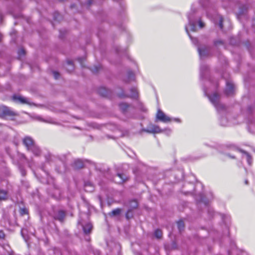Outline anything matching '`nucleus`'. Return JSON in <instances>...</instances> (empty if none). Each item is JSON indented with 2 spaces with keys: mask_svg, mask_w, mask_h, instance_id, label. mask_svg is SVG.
Returning <instances> with one entry per match:
<instances>
[{
  "mask_svg": "<svg viewBox=\"0 0 255 255\" xmlns=\"http://www.w3.org/2000/svg\"><path fill=\"white\" fill-rule=\"evenodd\" d=\"M199 26L200 28H203L204 27L205 24L201 20L198 21Z\"/></svg>",
  "mask_w": 255,
  "mask_h": 255,
  "instance_id": "25",
  "label": "nucleus"
},
{
  "mask_svg": "<svg viewBox=\"0 0 255 255\" xmlns=\"http://www.w3.org/2000/svg\"><path fill=\"white\" fill-rule=\"evenodd\" d=\"M133 205H131L130 206L132 208H136L137 206V203L135 201H133L132 202Z\"/></svg>",
  "mask_w": 255,
  "mask_h": 255,
  "instance_id": "26",
  "label": "nucleus"
},
{
  "mask_svg": "<svg viewBox=\"0 0 255 255\" xmlns=\"http://www.w3.org/2000/svg\"><path fill=\"white\" fill-rule=\"evenodd\" d=\"M198 52L201 57L205 56L208 53V51L206 48H198Z\"/></svg>",
  "mask_w": 255,
  "mask_h": 255,
  "instance_id": "10",
  "label": "nucleus"
},
{
  "mask_svg": "<svg viewBox=\"0 0 255 255\" xmlns=\"http://www.w3.org/2000/svg\"><path fill=\"white\" fill-rule=\"evenodd\" d=\"M205 94L208 96L211 102L214 105L218 111L224 109V106L219 102V96L217 94L214 93L212 95L209 96L207 95L206 91H205Z\"/></svg>",
  "mask_w": 255,
  "mask_h": 255,
  "instance_id": "1",
  "label": "nucleus"
},
{
  "mask_svg": "<svg viewBox=\"0 0 255 255\" xmlns=\"http://www.w3.org/2000/svg\"><path fill=\"white\" fill-rule=\"evenodd\" d=\"M245 183H246V184H248V181H247V180H246V181H245Z\"/></svg>",
  "mask_w": 255,
  "mask_h": 255,
  "instance_id": "31",
  "label": "nucleus"
},
{
  "mask_svg": "<svg viewBox=\"0 0 255 255\" xmlns=\"http://www.w3.org/2000/svg\"><path fill=\"white\" fill-rule=\"evenodd\" d=\"M67 69L69 71H72L74 70V66L72 62H68L67 63Z\"/></svg>",
  "mask_w": 255,
  "mask_h": 255,
  "instance_id": "19",
  "label": "nucleus"
},
{
  "mask_svg": "<svg viewBox=\"0 0 255 255\" xmlns=\"http://www.w3.org/2000/svg\"><path fill=\"white\" fill-rule=\"evenodd\" d=\"M82 166V163L79 160H76L74 163V166L76 168H81Z\"/></svg>",
  "mask_w": 255,
  "mask_h": 255,
  "instance_id": "17",
  "label": "nucleus"
},
{
  "mask_svg": "<svg viewBox=\"0 0 255 255\" xmlns=\"http://www.w3.org/2000/svg\"><path fill=\"white\" fill-rule=\"evenodd\" d=\"M234 85L230 82H227L226 84V88L225 89V93L227 95L230 96L233 93Z\"/></svg>",
  "mask_w": 255,
  "mask_h": 255,
  "instance_id": "7",
  "label": "nucleus"
},
{
  "mask_svg": "<svg viewBox=\"0 0 255 255\" xmlns=\"http://www.w3.org/2000/svg\"><path fill=\"white\" fill-rule=\"evenodd\" d=\"M65 217V213L62 211H59L54 216V218L61 222L63 221Z\"/></svg>",
  "mask_w": 255,
  "mask_h": 255,
  "instance_id": "8",
  "label": "nucleus"
},
{
  "mask_svg": "<svg viewBox=\"0 0 255 255\" xmlns=\"http://www.w3.org/2000/svg\"><path fill=\"white\" fill-rule=\"evenodd\" d=\"M5 235L2 232L0 231V239H4Z\"/></svg>",
  "mask_w": 255,
  "mask_h": 255,
  "instance_id": "28",
  "label": "nucleus"
},
{
  "mask_svg": "<svg viewBox=\"0 0 255 255\" xmlns=\"http://www.w3.org/2000/svg\"><path fill=\"white\" fill-rule=\"evenodd\" d=\"M162 233L161 230L157 229L154 232V236L157 239H160L162 237Z\"/></svg>",
  "mask_w": 255,
  "mask_h": 255,
  "instance_id": "15",
  "label": "nucleus"
},
{
  "mask_svg": "<svg viewBox=\"0 0 255 255\" xmlns=\"http://www.w3.org/2000/svg\"><path fill=\"white\" fill-rule=\"evenodd\" d=\"M53 76L55 79H57L59 77V74L58 72L54 71L52 72Z\"/></svg>",
  "mask_w": 255,
  "mask_h": 255,
  "instance_id": "24",
  "label": "nucleus"
},
{
  "mask_svg": "<svg viewBox=\"0 0 255 255\" xmlns=\"http://www.w3.org/2000/svg\"><path fill=\"white\" fill-rule=\"evenodd\" d=\"M136 96H137V93L135 91V93L133 94L132 95V96L133 97H136Z\"/></svg>",
  "mask_w": 255,
  "mask_h": 255,
  "instance_id": "30",
  "label": "nucleus"
},
{
  "mask_svg": "<svg viewBox=\"0 0 255 255\" xmlns=\"http://www.w3.org/2000/svg\"><path fill=\"white\" fill-rule=\"evenodd\" d=\"M121 213V210L120 209H116L114 210H113L111 213V214L112 215V216H116V215H118L120 214Z\"/></svg>",
  "mask_w": 255,
  "mask_h": 255,
  "instance_id": "20",
  "label": "nucleus"
},
{
  "mask_svg": "<svg viewBox=\"0 0 255 255\" xmlns=\"http://www.w3.org/2000/svg\"><path fill=\"white\" fill-rule=\"evenodd\" d=\"M189 19V24L186 27V30L187 33H188L189 31H196V25L195 21L193 19L192 16L191 15L188 16Z\"/></svg>",
  "mask_w": 255,
  "mask_h": 255,
  "instance_id": "4",
  "label": "nucleus"
},
{
  "mask_svg": "<svg viewBox=\"0 0 255 255\" xmlns=\"http://www.w3.org/2000/svg\"><path fill=\"white\" fill-rule=\"evenodd\" d=\"M83 228L84 233L86 234H88L92 230V225L91 223H88L85 225L84 226H83Z\"/></svg>",
  "mask_w": 255,
  "mask_h": 255,
  "instance_id": "9",
  "label": "nucleus"
},
{
  "mask_svg": "<svg viewBox=\"0 0 255 255\" xmlns=\"http://www.w3.org/2000/svg\"><path fill=\"white\" fill-rule=\"evenodd\" d=\"M220 123L221 125L223 126H227L229 125L226 117H223L221 118L220 120Z\"/></svg>",
  "mask_w": 255,
  "mask_h": 255,
  "instance_id": "16",
  "label": "nucleus"
},
{
  "mask_svg": "<svg viewBox=\"0 0 255 255\" xmlns=\"http://www.w3.org/2000/svg\"><path fill=\"white\" fill-rule=\"evenodd\" d=\"M242 152H243L246 158L247 161L249 165H251L252 163V158L250 155L247 152L241 150Z\"/></svg>",
  "mask_w": 255,
  "mask_h": 255,
  "instance_id": "12",
  "label": "nucleus"
},
{
  "mask_svg": "<svg viewBox=\"0 0 255 255\" xmlns=\"http://www.w3.org/2000/svg\"><path fill=\"white\" fill-rule=\"evenodd\" d=\"M145 131L149 133L164 132L167 135L169 134L171 132L169 129H161L159 127L155 125H151L150 127H149L146 129H145Z\"/></svg>",
  "mask_w": 255,
  "mask_h": 255,
  "instance_id": "2",
  "label": "nucleus"
},
{
  "mask_svg": "<svg viewBox=\"0 0 255 255\" xmlns=\"http://www.w3.org/2000/svg\"><path fill=\"white\" fill-rule=\"evenodd\" d=\"M218 18H219V25L220 28L221 29H222V28H223V23H223V18H222V17L221 16H220V15H218Z\"/></svg>",
  "mask_w": 255,
  "mask_h": 255,
  "instance_id": "22",
  "label": "nucleus"
},
{
  "mask_svg": "<svg viewBox=\"0 0 255 255\" xmlns=\"http://www.w3.org/2000/svg\"><path fill=\"white\" fill-rule=\"evenodd\" d=\"M177 226L180 232H181L184 229V223L182 220L179 221L177 223Z\"/></svg>",
  "mask_w": 255,
  "mask_h": 255,
  "instance_id": "13",
  "label": "nucleus"
},
{
  "mask_svg": "<svg viewBox=\"0 0 255 255\" xmlns=\"http://www.w3.org/2000/svg\"><path fill=\"white\" fill-rule=\"evenodd\" d=\"M23 144L29 150L35 144L33 143L32 139L29 137H26L23 139Z\"/></svg>",
  "mask_w": 255,
  "mask_h": 255,
  "instance_id": "6",
  "label": "nucleus"
},
{
  "mask_svg": "<svg viewBox=\"0 0 255 255\" xmlns=\"http://www.w3.org/2000/svg\"><path fill=\"white\" fill-rule=\"evenodd\" d=\"M29 150L31 151L35 155H39L40 153V149L35 145L33 146Z\"/></svg>",
  "mask_w": 255,
  "mask_h": 255,
  "instance_id": "11",
  "label": "nucleus"
},
{
  "mask_svg": "<svg viewBox=\"0 0 255 255\" xmlns=\"http://www.w3.org/2000/svg\"><path fill=\"white\" fill-rule=\"evenodd\" d=\"M156 120L163 123H168L171 122L172 119L160 110H158L156 115Z\"/></svg>",
  "mask_w": 255,
  "mask_h": 255,
  "instance_id": "3",
  "label": "nucleus"
},
{
  "mask_svg": "<svg viewBox=\"0 0 255 255\" xmlns=\"http://www.w3.org/2000/svg\"><path fill=\"white\" fill-rule=\"evenodd\" d=\"M176 122H179V120L178 119H176Z\"/></svg>",
  "mask_w": 255,
  "mask_h": 255,
  "instance_id": "32",
  "label": "nucleus"
},
{
  "mask_svg": "<svg viewBox=\"0 0 255 255\" xmlns=\"http://www.w3.org/2000/svg\"><path fill=\"white\" fill-rule=\"evenodd\" d=\"M13 100L15 101V102L21 103V104H30V102L29 101V99L20 96H13Z\"/></svg>",
  "mask_w": 255,
  "mask_h": 255,
  "instance_id": "5",
  "label": "nucleus"
},
{
  "mask_svg": "<svg viewBox=\"0 0 255 255\" xmlns=\"http://www.w3.org/2000/svg\"><path fill=\"white\" fill-rule=\"evenodd\" d=\"M208 69V66L206 65H202L200 67L201 76H203V71H206Z\"/></svg>",
  "mask_w": 255,
  "mask_h": 255,
  "instance_id": "21",
  "label": "nucleus"
},
{
  "mask_svg": "<svg viewBox=\"0 0 255 255\" xmlns=\"http://www.w3.org/2000/svg\"><path fill=\"white\" fill-rule=\"evenodd\" d=\"M117 177L120 178L119 180L117 181L119 183H123L124 181H125V179L124 178V175L122 174H118Z\"/></svg>",
  "mask_w": 255,
  "mask_h": 255,
  "instance_id": "18",
  "label": "nucleus"
},
{
  "mask_svg": "<svg viewBox=\"0 0 255 255\" xmlns=\"http://www.w3.org/2000/svg\"><path fill=\"white\" fill-rule=\"evenodd\" d=\"M7 192L4 190H0V201L6 198Z\"/></svg>",
  "mask_w": 255,
  "mask_h": 255,
  "instance_id": "14",
  "label": "nucleus"
},
{
  "mask_svg": "<svg viewBox=\"0 0 255 255\" xmlns=\"http://www.w3.org/2000/svg\"><path fill=\"white\" fill-rule=\"evenodd\" d=\"M20 212H21V214L22 215H23V214H27V211H26V209H21V210H20Z\"/></svg>",
  "mask_w": 255,
  "mask_h": 255,
  "instance_id": "27",
  "label": "nucleus"
},
{
  "mask_svg": "<svg viewBox=\"0 0 255 255\" xmlns=\"http://www.w3.org/2000/svg\"><path fill=\"white\" fill-rule=\"evenodd\" d=\"M19 54L20 55V54H22V55H24V50L22 49H21L19 50Z\"/></svg>",
  "mask_w": 255,
  "mask_h": 255,
  "instance_id": "29",
  "label": "nucleus"
},
{
  "mask_svg": "<svg viewBox=\"0 0 255 255\" xmlns=\"http://www.w3.org/2000/svg\"><path fill=\"white\" fill-rule=\"evenodd\" d=\"M4 114L5 115H9V116H14V115H15L14 113L13 112H11V111H10L9 110H7V109H6L4 111Z\"/></svg>",
  "mask_w": 255,
  "mask_h": 255,
  "instance_id": "23",
  "label": "nucleus"
}]
</instances>
